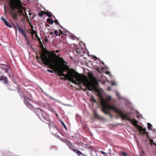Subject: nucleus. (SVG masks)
Listing matches in <instances>:
<instances>
[{
	"label": "nucleus",
	"mask_w": 156,
	"mask_h": 156,
	"mask_svg": "<svg viewBox=\"0 0 156 156\" xmlns=\"http://www.w3.org/2000/svg\"><path fill=\"white\" fill-rule=\"evenodd\" d=\"M64 63L60 61H58L53 64L47 63V66L49 68L54 70L60 76H63L73 83L77 84V82L82 81V76L80 74L76 72L73 69H70L68 66L65 65V62Z\"/></svg>",
	"instance_id": "obj_1"
},
{
	"label": "nucleus",
	"mask_w": 156,
	"mask_h": 156,
	"mask_svg": "<svg viewBox=\"0 0 156 156\" xmlns=\"http://www.w3.org/2000/svg\"><path fill=\"white\" fill-rule=\"evenodd\" d=\"M59 51L58 50L49 51L45 49V50L43 51L41 55V58L44 64L47 66V63L51 64L58 61H60L64 63V60L63 58L60 57L59 55H57L55 53H58Z\"/></svg>",
	"instance_id": "obj_2"
},
{
	"label": "nucleus",
	"mask_w": 156,
	"mask_h": 156,
	"mask_svg": "<svg viewBox=\"0 0 156 156\" xmlns=\"http://www.w3.org/2000/svg\"><path fill=\"white\" fill-rule=\"evenodd\" d=\"M111 99V97L108 96L105 99H101V104L102 107L101 111L105 113L109 114L111 116L109 110H112L118 115L122 111L121 110L116 108L115 105H110L108 103V101Z\"/></svg>",
	"instance_id": "obj_3"
},
{
	"label": "nucleus",
	"mask_w": 156,
	"mask_h": 156,
	"mask_svg": "<svg viewBox=\"0 0 156 156\" xmlns=\"http://www.w3.org/2000/svg\"><path fill=\"white\" fill-rule=\"evenodd\" d=\"M10 7L12 11H10V13L13 20L17 19L19 13L21 15H23L22 10V6L20 3L17 1H12L10 3Z\"/></svg>",
	"instance_id": "obj_4"
},
{
	"label": "nucleus",
	"mask_w": 156,
	"mask_h": 156,
	"mask_svg": "<svg viewBox=\"0 0 156 156\" xmlns=\"http://www.w3.org/2000/svg\"><path fill=\"white\" fill-rule=\"evenodd\" d=\"M130 113L129 112L125 113L122 111L118 115L121 118L122 120H126L130 121L134 126L137 128L138 126H139L137 124V121L134 119H131L130 116Z\"/></svg>",
	"instance_id": "obj_5"
},
{
	"label": "nucleus",
	"mask_w": 156,
	"mask_h": 156,
	"mask_svg": "<svg viewBox=\"0 0 156 156\" xmlns=\"http://www.w3.org/2000/svg\"><path fill=\"white\" fill-rule=\"evenodd\" d=\"M82 81L80 82H83L89 91H91L93 90H95L96 91H98V88L94 83L89 81L87 80V78H86L85 80H83L82 77Z\"/></svg>",
	"instance_id": "obj_6"
},
{
	"label": "nucleus",
	"mask_w": 156,
	"mask_h": 156,
	"mask_svg": "<svg viewBox=\"0 0 156 156\" xmlns=\"http://www.w3.org/2000/svg\"><path fill=\"white\" fill-rule=\"evenodd\" d=\"M0 81H2L4 85L6 86L7 89L10 90H14L16 88L11 85L6 76L2 75L0 76Z\"/></svg>",
	"instance_id": "obj_7"
},
{
	"label": "nucleus",
	"mask_w": 156,
	"mask_h": 156,
	"mask_svg": "<svg viewBox=\"0 0 156 156\" xmlns=\"http://www.w3.org/2000/svg\"><path fill=\"white\" fill-rule=\"evenodd\" d=\"M16 30V34H17V29L19 32L23 36L26 40L27 41V43L28 45H30V43L28 40V37L27 36L25 30L23 29L19 25L17 24L16 26H14Z\"/></svg>",
	"instance_id": "obj_8"
},
{
	"label": "nucleus",
	"mask_w": 156,
	"mask_h": 156,
	"mask_svg": "<svg viewBox=\"0 0 156 156\" xmlns=\"http://www.w3.org/2000/svg\"><path fill=\"white\" fill-rule=\"evenodd\" d=\"M20 95L21 97V98H23L24 102L27 105V107L29 108H30L32 106L29 102V101H31V99L27 97L23 92L22 94H21Z\"/></svg>",
	"instance_id": "obj_9"
},
{
	"label": "nucleus",
	"mask_w": 156,
	"mask_h": 156,
	"mask_svg": "<svg viewBox=\"0 0 156 156\" xmlns=\"http://www.w3.org/2000/svg\"><path fill=\"white\" fill-rule=\"evenodd\" d=\"M36 109L38 110H40V112H41L42 116L43 119V120L44 122L49 124L50 123V120L49 119L48 115L44 112L40 108H36Z\"/></svg>",
	"instance_id": "obj_10"
},
{
	"label": "nucleus",
	"mask_w": 156,
	"mask_h": 156,
	"mask_svg": "<svg viewBox=\"0 0 156 156\" xmlns=\"http://www.w3.org/2000/svg\"><path fill=\"white\" fill-rule=\"evenodd\" d=\"M10 69V68L6 66H5L4 67H0V74H2L7 73L9 74V76L11 78V75L9 72Z\"/></svg>",
	"instance_id": "obj_11"
},
{
	"label": "nucleus",
	"mask_w": 156,
	"mask_h": 156,
	"mask_svg": "<svg viewBox=\"0 0 156 156\" xmlns=\"http://www.w3.org/2000/svg\"><path fill=\"white\" fill-rule=\"evenodd\" d=\"M137 128L138 129V130L140 134H142L144 135L145 134H146L147 135V136L148 137V133L146 132V130L145 128H143L142 126H138Z\"/></svg>",
	"instance_id": "obj_12"
},
{
	"label": "nucleus",
	"mask_w": 156,
	"mask_h": 156,
	"mask_svg": "<svg viewBox=\"0 0 156 156\" xmlns=\"http://www.w3.org/2000/svg\"><path fill=\"white\" fill-rule=\"evenodd\" d=\"M1 20L3 21L6 26L9 28L12 27V26L11 24L10 23H8L5 19L2 18Z\"/></svg>",
	"instance_id": "obj_13"
},
{
	"label": "nucleus",
	"mask_w": 156,
	"mask_h": 156,
	"mask_svg": "<svg viewBox=\"0 0 156 156\" xmlns=\"http://www.w3.org/2000/svg\"><path fill=\"white\" fill-rule=\"evenodd\" d=\"M65 143L68 146L69 148L70 149H73L71 147L72 146V145L71 144V142L68 140H65Z\"/></svg>",
	"instance_id": "obj_14"
},
{
	"label": "nucleus",
	"mask_w": 156,
	"mask_h": 156,
	"mask_svg": "<svg viewBox=\"0 0 156 156\" xmlns=\"http://www.w3.org/2000/svg\"><path fill=\"white\" fill-rule=\"evenodd\" d=\"M72 150L75 153H76V154L78 156H80L81 154H83L78 150H76L75 149H72Z\"/></svg>",
	"instance_id": "obj_15"
},
{
	"label": "nucleus",
	"mask_w": 156,
	"mask_h": 156,
	"mask_svg": "<svg viewBox=\"0 0 156 156\" xmlns=\"http://www.w3.org/2000/svg\"><path fill=\"white\" fill-rule=\"evenodd\" d=\"M45 14L46 15H47L49 17H51L52 16V13L51 12L48 11H45Z\"/></svg>",
	"instance_id": "obj_16"
},
{
	"label": "nucleus",
	"mask_w": 156,
	"mask_h": 156,
	"mask_svg": "<svg viewBox=\"0 0 156 156\" xmlns=\"http://www.w3.org/2000/svg\"><path fill=\"white\" fill-rule=\"evenodd\" d=\"M88 77L91 80H94L95 78L94 76L93 73H89L88 74Z\"/></svg>",
	"instance_id": "obj_17"
},
{
	"label": "nucleus",
	"mask_w": 156,
	"mask_h": 156,
	"mask_svg": "<svg viewBox=\"0 0 156 156\" xmlns=\"http://www.w3.org/2000/svg\"><path fill=\"white\" fill-rule=\"evenodd\" d=\"M47 21L49 23L51 24H52L53 23L54 21L53 20H51L50 18H48L47 20Z\"/></svg>",
	"instance_id": "obj_18"
},
{
	"label": "nucleus",
	"mask_w": 156,
	"mask_h": 156,
	"mask_svg": "<svg viewBox=\"0 0 156 156\" xmlns=\"http://www.w3.org/2000/svg\"><path fill=\"white\" fill-rule=\"evenodd\" d=\"M45 11H41V12H39L38 14V15L41 17H43L44 14H45Z\"/></svg>",
	"instance_id": "obj_19"
},
{
	"label": "nucleus",
	"mask_w": 156,
	"mask_h": 156,
	"mask_svg": "<svg viewBox=\"0 0 156 156\" xmlns=\"http://www.w3.org/2000/svg\"><path fill=\"white\" fill-rule=\"evenodd\" d=\"M94 117L95 118L98 119L100 118V116L98 115L96 112L94 111Z\"/></svg>",
	"instance_id": "obj_20"
},
{
	"label": "nucleus",
	"mask_w": 156,
	"mask_h": 156,
	"mask_svg": "<svg viewBox=\"0 0 156 156\" xmlns=\"http://www.w3.org/2000/svg\"><path fill=\"white\" fill-rule=\"evenodd\" d=\"M39 43H40V44H41V47L42 49H43V51H44L45 50V49H46L45 48H44V46H43V45L42 44V42H41V41L40 39H39Z\"/></svg>",
	"instance_id": "obj_21"
},
{
	"label": "nucleus",
	"mask_w": 156,
	"mask_h": 156,
	"mask_svg": "<svg viewBox=\"0 0 156 156\" xmlns=\"http://www.w3.org/2000/svg\"><path fill=\"white\" fill-rule=\"evenodd\" d=\"M149 140L150 141V144L152 145V144H153L154 145H155L156 146V144L154 143L153 142V140H152L151 139H149Z\"/></svg>",
	"instance_id": "obj_22"
},
{
	"label": "nucleus",
	"mask_w": 156,
	"mask_h": 156,
	"mask_svg": "<svg viewBox=\"0 0 156 156\" xmlns=\"http://www.w3.org/2000/svg\"><path fill=\"white\" fill-rule=\"evenodd\" d=\"M38 113H41V112L40 111L39 112H38L37 111H36L35 112V114L37 115V116L38 117V118H39L41 120V118H40V115Z\"/></svg>",
	"instance_id": "obj_23"
},
{
	"label": "nucleus",
	"mask_w": 156,
	"mask_h": 156,
	"mask_svg": "<svg viewBox=\"0 0 156 156\" xmlns=\"http://www.w3.org/2000/svg\"><path fill=\"white\" fill-rule=\"evenodd\" d=\"M120 154H122L123 156H127V153L124 152H121L120 153Z\"/></svg>",
	"instance_id": "obj_24"
},
{
	"label": "nucleus",
	"mask_w": 156,
	"mask_h": 156,
	"mask_svg": "<svg viewBox=\"0 0 156 156\" xmlns=\"http://www.w3.org/2000/svg\"><path fill=\"white\" fill-rule=\"evenodd\" d=\"M147 125H148V128L149 129H151V126H152V125L150 123H147Z\"/></svg>",
	"instance_id": "obj_25"
},
{
	"label": "nucleus",
	"mask_w": 156,
	"mask_h": 156,
	"mask_svg": "<svg viewBox=\"0 0 156 156\" xmlns=\"http://www.w3.org/2000/svg\"><path fill=\"white\" fill-rule=\"evenodd\" d=\"M31 31L32 32L31 33L32 35H33V34H36V33H37L36 31L35 30H34L33 28L31 29Z\"/></svg>",
	"instance_id": "obj_26"
},
{
	"label": "nucleus",
	"mask_w": 156,
	"mask_h": 156,
	"mask_svg": "<svg viewBox=\"0 0 156 156\" xmlns=\"http://www.w3.org/2000/svg\"><path fill=\"white\" fill-rule=\"evenodd\" d=\"M54 22L57 24H58L60 27H61V26L60 24L58 21L57 20H55L54 21Z\"/></svg>",
	"instance_id": "obj_27"
},
{
	"label": "nucleus",
	"mask_w": 156,
	"mask_h": 156,
	"mask_svg": "<svg viewBox=\"0 0 156 156\" xmlns=\"http://www.w3.org/2000/svg\"><path fill=\"white\" fill-rule=\"evenodd\" d=\"M58 31L57 30H55L54 31V33L57 36H58Z\"/></svg>",
	"instance_id": "obj_28"
},
{
	"label": "nucleus",
	"mask_w": 156,
	"mask_h": 156,
	"mask_svg": "<svg viewBox=\"0 0 156 156\" xmlns=\"http://www.w3.org/2000/svg\"><path fill=\"white\" fill-rule=\"evenodd\" d=\"M42 53V52L41 53V54H40V57H38V56H36V58L37 59V60H39V59L41 58V60H42V59H41V55ZM43 62V64H44V63H43V62Z\"/></svg>",
	"instance_id": "obj_29"
},
{
	"label": "nucleus",
	"mask_w": 156,
	"mask_h": 156,
	"mask_svg": "<svg viewBox=\"0 0 156 156\" xmlns=\"http://www.w3.org/2000/svg\"><path fill=\"white\" fill-rule=\"evenodd\" d=\"M62 125H63V126L65 128V129L66 130L67 127H66V125L65 124V123L63 122H62Z\"/></svg>",
	"instance_id": "obj_30"
},
{
	"label": "nucleus",
	"mask_w": 156,
	"mask_h": 156,
	"mask_svg": "<svg viewBox=\"0 0 156 156\" xmlns=\"http://www.w3.org/2000/svg\"><path fill=\"white\" fill-rule=\"evenodd\" d=\"M69 37H70V38L71 39H72L73 40H74L75 39V37L74 36H73V35H70Z\"/></svg>",
	"instance_id": "obj_31"
},
{
	"label": "nucleus",
	"mask_w": 156,
	"mask_h": 156,
	"mask_svg": "<svg viewBox=\"0 0 156 156\" xmlns=\"http://www.w3.org/2000/svg\"><path fill=\"white\" fill-rule=\"evenodd\" d=\"M18 91V93L20 94L23 92V91L21 90L20 89H19Z\"/></svg>",
	"instance_id": "obj_32"
},
{
	"label": "nucleus",
	"mask_w": 156,
	"mask_h": 156,
	"mask_svg": "<svg viewBox=\"0 0 156 156\" xmlns=\"http://www.w3.org/2000/svg\"><path fill=\"white\" fill-rule=\"evenodd\" d=\"M59 31H60V33L59 34H58V35L60 36L62 34H63V33L61 30H59Z\"/></svg>",
	"instance_id": "obj_33"
},
{
	"label": "nucleus",
	"mask_w": 156,
	"mask_h": 156,
	"mask_svg": "<svg viewBox=\"0 0 156 156\" xmlns=\"http://www.w3.org/2000/svg\"><path fill=\"white\" fill-rule=\"evenodd\" d=\"M47 71L49 72L50 73H53V70H51L50 69H48Z\"/></svg>",
	"instance_id": "obj_34"
},
{
	"label": "nucleus",
	"mask_w": 156,
	"mask_h": 156,
	"mask_svg": "<svg viewBox=\"0 0 156 156\" xmlns=\"http://www.w3.org/2000/svg\"><path fill=\"white\" fill-rule=\"evenodd\" d=\"M106 73L107 74H108V75H110V72L109 71H106Z\"/></svg>",
	"instance_id": "obj_35"
},
{
	"label": "nucleus",
	"mask_w": 156,
	"mask_h": 156,
	"mask_svg": "<svg viewBox=\"0 0 156 156\" xmlns=\"http://www.w3.org/2000/svg\"><path fill=\"white\" fill-rule=\"evenodd\" d=\"M101 154H106V153L105 152H104L102 151H101Z\"/></svg>",
	"instance_id": "obj_36"
},
{
	"label": "nucleus",
	"mask_w": 156,
	"mask_h": 156,
	"mask_svg": "<svg viewBox=\"0 0 156 156\" xmlns=\"http://www.w3.org/2000/svg\"><path fill=\"white\" fill-rule=\"evenodd\" d=\"M93 58H94V59H95V60H96V59H97V57L95 56H94L93 57Z\"/></svg>",
	"instance_id": "obj_37"
},
{
	"label": "nucleus",
	"mask_w": 156,
	"mask_h": 156,
	"mask_svg": "<svg viewBox=\"0 0 156 156\" xmlns=\"http://www.w3.org/2000/svg\"><path fill=\"white\" fill-rule=\"evenodd\" d=\"M35 34V36H36V37L38 38V39H40V38L38 37L37 34V33H36V34Z\"/></svg>",
	"instance_id": "obj_38"
},
{
	"label": "nucleus",
	"mask_w": 156,
	"mask_h": 156,
	"mask_svg": "<svg viewBox=\"0 0 156 156\" xmlns=\"http://www.w3.org/2000/svg\"><path fill=\"white\" fill-rule=\"evenodd\" d=\"M61 79H62V80H66V79H66V77H65V78H63V77H61Z\"/></svg>",
	"instance_id": "obj_39"
},
{
	"label": "nucleus",
	"mask_w": 156,
	"mask_h": 156,
	"mask_svg": "<svg viewBox=\"0 0 156 156\" xmlns=\"http://www.w3.org/2000/svg\"><path fill=\"white\" fill-rule=\"evenodd\" d=\"M45 25L46 27H49V25H48V24H45Z\"/></svg>",
	"instance_id": "obj_40"
},
{
	"label": "nucleus",
	"mask_w": 156,
	"mask_h": 156,
	"mask_svg": "<svg viewBox=\"0 0 156 156\" xmlns=\"http://www.w3.org/2000/svg\"><path fill=\"white\" fill-rule=\"evenodd\" d=\"M45 41L46 42H47L48 41V39L46 38L45 39Z\"/></svg>",
	"instance_id": "obj_41"
},
{
	"label": "nucleus",
	"mask_w": 156,
	"mask_h": 156,
	"mask_svg": "<svg viewBox=\"0 0 156 156\" xmlns=\"http://www.w3.org/2000/svg\"><path fill=\"white\" fill-rule=\"evenodd\" d=\"M54 128L55 129V130H57V128L56 127H54Z\"/></svg>",
	"instance_id": "obj_42"
},
{
	"label": "nucleus",
	"mask_w": 156,
	"mask_h": 156,
	"mask_svg": "<svg viewBox=\"0 0 156 156\" xmlns=\"http://www.w3.org/2000/svg\"><path fill=\"white\" fill-rule=\"evenodd\" d=\"M53 34V32H51L50 33V35H52V34Z\"/></svg>",
	"instance_id": "obj_43"
},
{
	"label": "nucleus",
	"mask_w": 156,
	"mask_h": 156,
	"mask_svg": "<svg viewBox=\"0 0 156 156\" xmlns=\"http://www.w3.org/2000/svg\"><path fill=\"white\" fill-rule=\"evenodd\" d=\"M101 62V63H102V64H103V65H104V63L103 62Z\"/></svg>",
	"instance_id": "obj_44"
},
{
	"label": "nucleus",
	"mask_w": 156,
	"mask_h": 156,
	"mask_svg": "<svg viewBox=\"0 0 156 156\" xmlns=\"http://www.w3.org/2000/svg\"><path fill=\"white\" fill-rule=\"evenodd\" d=\"M92 100L93 101H96V100L94 99L93 100Z\"/></svg>",
	"instance_id": "obj_45"
},
{
	"label": "nucleus",
	"mask_w": 156,
	"mask_h": 156,
	"mask_svg": "<svg viewBox=\"0 0 156 156\" xmlns=\"http://www.w3.org/2000/svg\"><path fill=\"white\" fill-rule=\"evenodd\" d=\"M14 83H16V82H14Z\"/></svg>",
	"instance_id": "obj_46"
}]
</instances>
